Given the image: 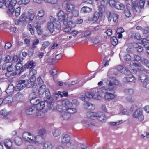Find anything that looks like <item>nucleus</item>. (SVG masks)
<instances>
[{"label":"nucleus","instance_id":"f257e3e1","mask_svg":"<svg viewBox=\"0 0 149 149\" xmlns=\"http://www.w3.org/2000/svg\"><path fill=\"white\" fill-rule=\"evenodd\" d=\"M117 72L116 70L114 68L110 69L108 72L107 81L104 84V86L103 88V91L107 93L106 97H113V93L114 92V88L116 86L118 85L119 82L115 77H113V75H116Z\"/></svg>","mask_w":149,"mask_h":149},{"label":"nucleus","instance_id":"f03ea898","mask_svg":"<svg viewBox=\"0 0 149 149\" xmlns=\"http://www.w3.org/2000/svg\"><path fill=\"white\" fill-rule=\"evenodd\" d=\"M107 79L103 81H100L97 84V85L99 86H101L103 85V86L101 88L97 89L94 88L92 89L91 92H87L86 93V95L87 97L90 98H94L96 100H99L101 98V96L100 95V94L102 93L105 94L104 95V99L110 101L114 99L116 97L115 93V90H114V93H113V97H109L108 96L106 97L107 93L104 92L103 91V88L105 86L104 83L107 81Z\"/></svg>","mask_w":149,"mask_h":149},{"label":"nucleus","instance_id":"7ed1b4c3","mask_svg":"<svg viewBox=\"0 0 149 149\" xmlns=\"http://www.w3.org/2000/svg\"><path fill=\"white\" fill-rule=\"evenodd\" d=\"M1 0V8L3 7L1 3L4 5L8 8L7 13L10 17L13 18L15 17L14 7L17 3L16 0Z\"/></svg>","mask_w":149,"mask_h":149},{"label":"nucleus","instance_id":"20e7f679","mask_svg":"<svg viewBox=\"0 0 149 149\" xmlns=\"http://www.w3.org/2000/svg\"><path fill=\"white\" fill-rule=\"evenodd\" d=\"M62 7L69 12H72L75 8L74 5L70 0L64 1L62 3Z\"/></svg>","mask_w":149,"mask_h":149},{"label":"nucleus","instance_id":"39448f33","mask_svg":"<svg viewBox=\"0 0 149 149\" xmlns=\"http://www.w3.org/2000/svg\"><path fill=\"white\" fill-rule=\"evenodd\" d=\"M58 19L60 21H63L65 25L68 24V15L67 13H65L62 10H60L57 14Z\"/></svg>","mask_w":149,"mask_h":149},{"label":"nucleus","instance_id":"423d86ee","mask_svg":"<svg viewBox=\"0 0 149 149\" xmlns=\"http://www.w3.org/2000/svg\"><path fill=\"white\" fill-rule=\"evenodd\" d=\"M61 143L63 145H65L68 148L75 145L70 140V136L67 134H65L61 138Z\"/></svg>","mask_w":149,"mask_h":149},{"label":"nucleus","instance_id":"0eeeda50","mask_svg":"<svg viewBox=\"0 0 149 149\" xmlns=\"http://www.w3.org/2000/svg\"><path fill=\"white\" fill-rule=\"evenodd\" d=\"M34 136L32 133L28 132H25L22 134L23 140L30 143H33L34 141Z\"/></svg>","mask_w":149,"mask_h":149},{"label":"nucleus","instance_id":"6e6552de","mask_svg":"<svg viewBox=\"0 0 149 149\" xmlns=\"http://www.w3.org/2000/svg\"><path fill=\"white\" fill-rule=\"evenodd\" d=\"M50 21L47 23V27L48 30L51 33H52L54 30V21H55V18L52 16L49 17Z\"/></svg>","mask_w":149,"mask_h":149},{"label":"nucleus","instance_id":"1a4fd4ad","mask_svg":"<svg viewBox=\"0 0 149 149\" xmlns=\"http://www.w3.org/2000/svg\"><path fill=\"white\" fill-rule=\"evenodd\" d=\"M25 80H19L18 81V84L15 88V90L19 91L23 89L26 86Z\"/></svg>","mask_w":149,"mask_h":149},{"label":"nucleus","instance_id":"9d476101","mask_svg":"<svg viewBox=\"0 0 149 149\" xmlns=\"http://www.w3.org/2000/svg\"><path fill=\"white\" fill-rule=\"evenodd\" d=\"M142 113V110L138 109L134 113L133 116L135 118H138L140 121H142L144 119V116Z\"/></svg>","mask_w":149,"mask_h":149},{"label":"nucleus","instance_id":"9b49d317","mask_svg":"<svg viewBox=\"0 0 149 149\" xmlns=\"http://www.w3.org/2000/svg\"><path fill=\"white\" fill-rule=\"evenodd\" d=\"M123 80V82L125 83L130 82L134 83L136 81V79L132 75L130 74L127 75L124 77Z\"/></svg>","mask_w":149,"mask_h":149},{"label":"nucleus","instance_id":"f8f14e48","mask_svg":"<svg viewBox=\"0 0 149 149\" xmlns=\"http://www.w3.org/2000/svg\"><path fill=\"white\" fill-rule=\"evenodd\" d=\"M36 13V12L33 10L29 9L28 12V16L26 19H28L29 21H32L34 19Z\"/></svg>","mask_w":149,"mask_h":149},{"label":"nucleus","instance_id":"ddd939ff","mask_svg":"<svg viewBox=\"0 0 149 149\" xmlns=\"http://www.w3.org/2000/svg\"><path fill=\"white\" fill-rule=\"evenodd\" d=\"M97 119L100 121L103 122L106 121L107 120V117L105 114L103 112L98 111L97 112Z\"/></svg>","mask_w":149,"mask_h":149},{"label":"nucleus","instance_id":"4468645a","mask_svg":"<svg viewBox=\"0 0 149 149\" xmlns=\"http://www.w3.org/2000/svg\"><path fill=\"white\" fill-rule=\"evenodd\" d=\"M132 8L133 10L137 12H139L140 8H138V0H131Z\"/></svg>","mask_w":149,"mask_h":149},{"label":"nucleus","instance_id":"2eb2a0df","mask_svg":"<svg viewBox=\"0 0 149 149\" xmlns=\"http://www.w3.org/2000/svg\"><path fill=\"white\" fill-rule=\"evenodd\" d=\"M43 138L40 135H37L35 137L34 136V141L33 142V143L35 144H42L43 143Z\"/></svg>","mask_w":149,"mask_h":149},{"label":"nucleus","instance_id":"dca6fc26","mask_svg":"<svg viewBox=\"0 0 149 149\" xmlns=\"http://www.w3.org/2000/svg\"><path fill=\"white\" fill-rule=\"evenodd\" d=\"M131 8L130 4H127L126 5V9L125 11V15L127 17H130L132 15L130 11V10Z\"/></svg>","mask_w":149,"mask_h":149},{"label":"nucleus","instance_id":"f3484780","mask_svg":"<svg viewBox=\"0 0 149 149\" xmlns=\"http://www.w3.org/2000/svg\"><path fill=\"white\" fill-rule=\"evenodd\" d=\"M2 101V103L4 104H7L10 103L12 102L13 101V99L12 97L10 96H8L3 99L1 98V101Z\"/></svg>","mask_w":149,"mask_h":149},{"label":"nucleus","instance_id":"a211bd4d","mask_svg":"<svg viewBox=\"0 0 149 149\" xmlns=\"http://www.w3.org/2000/svg\"><path fill=\"white\" fill-rule=\"evenodd\" d=\"M15 68L17 71H18V74H21L24 70L22 65L19 62L16 65Z\"/></svg>","mask_w":149,"mask_h":149},{"label":"nucleus","instance_id":"6ab92c4d","mask_svg":"<svg viewBox=\"0 0 149 149\" xmlns=\"http://www.w3.org/2000/svg\"><path fill=\"white\" fill-rule=\"evenodd\" d=\"M97 112H89L86 114L87 117L91 119H96L97 118Z\"/></svg>","mask_w":149,"mask_h":149},{"label":"nucleus","instance_id":"aec40b11","mask_svg":"<svg viewBox=\"0 0 149 149\" xmlns=\"http://www.w3.org/2000/svg\"><path fill=\"white\" fill-rule=\"evenodd\" d=\"M70 114L66 111H62L61 113V118L63 120H67L70 118Z\"/></svg>","mask_w":149,"mask_h":149},{"label":"nucleus","instance_id":"412c9836","mask_svg":"<svg viewBox=\"0 0 149 149\" xmlns=\"http://www.w3.org/2000/svg\"><path fill=\"white\" fill-rule=\"evenodd\" d=\"M15 88L13 84H9L6 90V92L7 94L10 95L13 93L14 90H15Z\"/></svg>","mask_w":149,"mask_h":149},{"label":"nucleus","instance_id":"4be33fe9","mask_svg":"<svg viewBox=\"0 0 149 149\" xmlns=\"http://www.w3.org/2000/svg\"><path fill=\"white\" fill-rule=\"evenodd\" d=\"M45 107V102L41 101L40 100V102L37 103L35 106V107L37 110H42Z\"/></svg>","mask_w":149,"mask_h":149},{"label":"nucleus","instance_id":"5701e85b","mask_svg":"<svg viewBox=\"0 0 149 149\" xmlns=\"http://www.w3.org/2000/svg\"><path fill=\"white\" fill-rule=\"evenodd\" d=\"M43 149H52L53 145L50 142L46 141L43 143Z\"/></svg>","mask_w":149,"mask_h":149},{"label":"nucleus","instance_id":"b1692460","mask_svg":"<svg viewBox=\"0 0 149 149\" xmlns=\"http://www.w3.org/2000/svg\"><path fill=\"white\" fill-rule=\"evenodd\" d=\"M34 111V107L32 106L27 107L25 109V112L28 115L32 114Z\"/></svg>","mask_w":149,"mask_h":149},{"label":"nucleus","instance_id":"393cba45","mask_svg":"<svg viewBox=\"0 0 149 149\" xmlns=\"http://www.w3.org/2000/svg\"><path fill=\"white\" fill-rule=\"evenodd\" d=\"M139 79L143 84V83L148 81V78L144 74H141L139 76Z\"/></svg>","mask_w":149,"mask_h":149},{"label":"nucleus","instance_id":"a878e982","mask_svg":"<svg viewBox=\"0 0 149 149\" xmlns=\"http://www.w3.org/2000/svg\"><path fill=\"white\" fill-rule=\"evenodd\" d=\"M81 123L86 126L95 125V123H94L89 122L86 119H84L82 120L81 121Z\"/></svg>","mask_w":149,"mask_h":149},{"label":"nucleus","instance_id":"bb28decb","mask_svg":"<svg viewBox=\"0 0 149 149\" xmlns=\"http://www.w3.org/2000/svg\"><path fill=\"white\" fill-rule=\"evenodd\" d=\"M84 105L85 107L91 110L95 108L94 105L88 102H86L84 104Z\"/></svg>","mask_w":149,"mask_h":149},{"label":"nucleus","instance_id":"cd10ccee","mask_svg":"<svg viewBox=\"0 0 149 149\" xmlns=\"http://www.w3.org/2000/svg\"><path fill=\"white\" fill-rule=\"evenodd\" d=\"M62 105L65 107H71V103L68 100H65L62 101Z\"/></svg>","mask_w":149,"mask_h":149},{"label":"nucleus","instance_id":"c85d7f7f","mask_svg":"<svg viewBox=\"0 0 149 149\" xmlns=\"http://www.w3.org/2000/svg\"><path fill=\"white\" fill-rule=\"evenodd\" d=\"M54 27L58 30H60L61 28V25L60 22L55 18V21H54Z\"/></svg>","mask_w":149,"mask_h":149},{"label":"nucleus","instance_id":"c756f323","mask_svg":"<svg viewBox=\"0 0 149 149\" xmlns=\"http://www.w3.org/2000/svg\"><path fill=\"white\" fill-rule=\"evenodd\" d=\"M52 133L54 136L58 137L60 135L61 131L58 129H55L52 130Z\"/></svg>","mask_w":149,"mask_h":149},{"label":"nucleus","instance_id":"7c9ffc66","mask_svg":"<svg viewBox=\"0 0 149 149\" xmlns=\"http://www.w3.org/2000/svg\"><path fill=\"white\" fill-rule=\"evenodd\" d=\"M4 146L6 148L12 146V142L9 139H6L4 141Z\"/></svg>","mask_w":149,"mask_h":149},{"label":"nucleus","instance_id":"2f4dec72","mask_svg":"<svg viewBox=\"0 0 149 149\" xmlns=\"http://www.w3.org/2000/svg\"><path fill=\"white\" fill-rule=\"evenodd\" d=\"M15 142L16 145L17 146H20L22 143V139L18 137H16L15 138Z\"/></svg>","mask_w":149,"mask_h":149},{"label":"nucleus","instance_id":"473e14b6","mask_svg":"<svg viewBox=\"0 0 149 149\" xmlns=\"http://www.w3.org/2000/svg\"><path fill=\"white\" fill-rule=\"evenodd\" d=\"M91 8L87 6H84L81 9V11L84 13H89L92 10Z\"/></svg>","mask_w":149,"mask_h":149},{"label":"nucleus","instance_id":"72a5a7b5","mask_svg":"<svg viewBox=\"0 0 149 149\" xmlns=\"http://www.w3.org/2000/svg\"><path fill=\"white\" fill-rule=\"evenodd\" d=\"M115 8L118 10H123L125 7V6L120 2H117Z\"/></svg>","mask_w":149,"mask_h":149},{"label":"nucleus","instance_id":"f704fd0d","mask_svg":"<svg viewBox=\"0 0 149 149\" xmlns=\"http://www.w3.org/2000/svg\"><path fill=\"white\" fill-rule=\"evenodd\" d=\"M116 68L118 71L123 74L125 73L126 71V69L123 66L119 65L116 66Z\"/></svg>","mask_w":149,"mask_h":149},{"label":"nucleus","instance_id":"c9c22d12","mask_svg":"<svg viewBox=\"0 0 149 149\" xmlns=\"http://www.w3.org/2000/svg\"><path fill=\"white\" fill-rule=\"evenodd\" d=\"M66 111L68 114H73L77 112V110L75 108H70L66 109Z\"/></svg>","mask_w":149,"mask_h":149},{"label":"nucleus","instance_id":"e433bc0d","mask_svg":"<svg viewBox=\"0 0 149 149\" xmlns=\"http://www.w3.org/2000/svg\"><path fill=\"white\" fill-rule=\"evenodd\" d=\"M21 11V8L18 7L14 10L15 17H18L20 14Z\"/></svg>","mask_w":149,"mask_h":149},{"label":"nucleus","instance_id":"4c0bfd02","mask_svg":"<svg viewBox=\"0 0 149 149\" xmlns=\"http://www.w3.org/2000/svg\"><path fill=\"white\" fill-rule=\"evenodd\" d=\"M141 63L149 68V61L145 58H142L141 60Z\"/></svg>","mask_w":149,"mask_h":149},{"label":"nucleus","instance_id":"58836bf2","mask_svg":"<svg viewBox=\"0 0 149 149\" xmlns=\"http://www.w3.org/2000/svg\"><path fill=\"white\" fill-rule=\"evenodd\" d=\"M37 30V32L38 35L42 33V31L41 29V24L40 23H37V25L35 26Z\"/></svg>","mask_w":149,"mask_h":149},{"label":"nucleus","instance_id":"ea45409f","mask_svg":"<svg viewBox=\"0 0 149 149\" xmlns=\"http://www.w3.org/2000/svg\"><path fill=\"white\" fill-rule=\"evenodd\" d=\"M100 14L98 12H95L93 18V21L94 22H96L98 19Z\"/></svg>","mask_w":149,"mask_h":149},{"label":"nucleus","instance_id":"a19ab883","mask_svg":"<svg viewBox=\"0 0 149 149\" xmlns=\"http://www.w3.org/2000/svg\"><path fill=\"white\" fill-rule=\"evenodd\" d=\"M39 88L38 92L39 94H42L45 91V89L46 88V86L45 85H42Z\"/></svg>","mask_w":149,"mask_h":149},{"label":"nucleus","instance_id":"79ce46f5","mask_svg":"<svg viewBox=\"0 0 149 149\" xmlns=\"http://www.w3.org/2000/svg\"><path fill=\"white\" fill-rule=\"evenodd\" d=\"M40 100L38 99V98L37 97L30 100V102L31 104L36 106V104H37V103L40 102Z\"/></svg>","mask_w":149,"mask_h":149},{"label":"nucleus","instance_id":"37998d69","mask_svg":"<svg viewBox=\"0 0 149 149\" xmlns=\"http://www.w3.org/2000/svg\"><path fill=\"white\" fill-rule=\"evenodd\" d=\"M50 43L49 41H46L43 42L41 48V49H45L47 47L50 45Z\"/></svg>","mask_w":149,"mask_h":149},{"label":"nucleus","instance_id":"c03bdc74","mask_svg":"<svg viewBox=\"0 0 149 149\" xmlns=\"http://www.w3.org/2000/svg\"><path fill=\"white\" fill-rule=\"evenodd\" d=\"M145 0H140L139 1V6L138 5V8H140L139 12H140L142 8H143L145 4Z\"/></svg>","mask_w":149,"mask_h":149},{"label":"nucleus","instance_id":"a18cd8bd","mask_svg":"<svg viewBox=\"0 0 149 149\" xmlns=\"http://www.w3.org/2000/svg\"><path fill=\"white\" fill-rule=\"evenodd\" d=\"M111 42L113 46L116 45L118 42L117 38L115 37H113L111 38Z\"/></svg>","mask_w":149,"mask_h":149},{"label":"nucleus","instance_id":"49530a36","mask_svg":"<svg viewBox=\"0 0 149 149\" xmlns=\"http://www.w3.org/2000/svg\"><path fill=\"white\" fill-rule=\"evenodd\" d=\"M35 80H32V78H30L28 80L27 82V83L26 84V86L28 88H29L31 86L33 82Z\"/></svg>","mask_w":149,"mask_h":149},{"label":"nucleus","instance_id":"de8ad7c7","mask_svg":"<svg viewBox=\"0 0 149 149\" xmlns=\"http://www.w3.org/2000/svg\"><path fill=\"white\" fill-rule=\"evenodd\" d=\"M37 71L36 70L33 69L31 71L30 73V75H32V76L31 78H32V80H36V77L35 75L36 74Z\"/></svg>","mask_w":149,"mask_h":149},{"label":"nucleus","instance_id":"09e8293b","mask_svg":"<svg viewBox=\"0 0 149 149\" xmlns=\"http://www.w3.org/2000/svg\"><path fill=\"white\" fill-rule=\"evenodd\" d=\"M58 45V44L57 43H55L53 44L52 46L51 47H49L48 48V50L49 51L47 53V55H49L50 53V52L52 50L54 49L55 47H56Z\"/></svg>","mask_w":149,"mask_h":149},{"label":"nucleus","instance_id":"8fccbe9b","mask_svg":"<svg viewBox=\"0 0 149 149\" xmlns=\"http://www.w3.org/2000/svg\"><path fill=\"white\" fill-rule=\"evenodd\" d=\"M45 14V12L43 10H40L38 12V14L36 17H38L39 18L43 17Z\"/></svg>","mask_w":149,"mask_h":149},{"label":"nucleus","instance_id":"3c124183","mask_svg":"<svg viewBox=\"0 0 149 149\" xmlns=\"http://www.w3.org/2000/svg\"><path fill=\"white\" fill-rule=\"evenodd\" d=\"M36 93L35 92H33L31 93L29 96V98L30 100L37 98Z\"/></svg>","mask_w":149,"mask_h":149},{"label":"nucleus","instance_id":"603ef678","mask_svg":"<svg viewBox=\"0 0 149 149\" xmlns=\"http://www.w3.org/2000/svg\"><path fill=\"white\" fill-rule=\"evenodd\" d=\"M11 58L12 57L11 56L9 55H7L5 57L4 61L6 63H8L11 61Z\"/></svg>","mask_w":149,"mask_h":149},{"label":"nucleus","instance_id":"864d4df0","mask_svg":"<svg viewBox=\"0 0 149 149\" xmlns=\"http://www.w3.org/2000/svg\"><path fill=\"white\" fill-rule=\"evenodd\" d=\"M125 92L128 95H132L134 93V91L132 88H128L125 90Z\"/></svg>","mask_w":149,"mask_h":149},{"label":"nucleus","instance_id":"5fc2aeb1","mask_svg":"<svg viewBox=\"0 0 149 149\" xmlns=\"http://www.w3.org/2000/svg\"><path fill=\"white\" fill-rule=\"evenodd\" d=\"M30 2L29 0H21L18 2V3L19 5H26Z\"/></svg>","mask_w":149,"mask_h":149},{"label":"nucleus","instance_id":"6e6d98bb","mask_svg":"<svg viewBox=\"0 0 149 149\" xmlns=\"http://www.w3.org/2000/svg\"><path fill=\"white\" fill-rule=\"evenodd\" d=\"M147 37L146 38H143L141 40V43L144 45L145 47H146L148 46V44H149V43L148 42Z\"/></svg>","mask_w":149,"mask_h":149},{"label":"nucleus","instance_id":"4d7b16f0","mask_svg":"<svg viewBox=\"0 0 149 149\" xmlns=\"http://www.w3.org/2000/svg\"><path fill=\"white\" fill-rule=\"evenodd\" d=\"M44 1L52 4H56L58 2V0H43Z\"/></svg>","mask_w":149,"mask_h":149},{"label":"nucleus","instance_id":"13d9d810","mask_svg":"<svg viewBox=\"0 0 149 149\" xmlns=\"http://www.w3.org/2000/svg\"><path fill=\"white\" fill-rule=\"evenodd\" d=\"M15 97L16 99L19 100L22 98L23 95L20 93L18 92L15 95Z\"/></svg>","mask_w":149,"mask_h":149},{"label":"nucleus","instance_id":"bf43d9fd","mask_svg":"<svg viewBox=\"0 0 149 149\" xmlns=\"http://www.w3.org/2000/svg\"><path fill=\"white\" fill-rule=\"evenodd\" d=\"M117 3V2H116L115 0H109V3L111 7H115Z\"/></svg>","mask_w":149,"mask_h":149},{"label":"nucleus","instance_id":"052dcab7","mask_svg":"<svg viewBox=\"0 0 149 149\" xmlns=\"http://www.w3.org/2000/svg\"><path fill=\"white\" fill-rule=\"evenodd\" d=\"M121 113L123 115H129L131 113V111L127 109H124L122 111Z\"/></svg>","mask_w":149,"mask_h":149},{"label":"nucleus","instance_id":"680f3d73","mask_svg":"<svg viewBox=\"0 0 149 149\" xmlns=\"http://www.w3.org/2000/svg\"><path fill=\"white\" fill-rule=\"evenodd\" d=\"M38 133L42 136H44L46 134V130L44 128H41L39 130Z\"/></svg>","mask_w":149,"mask_h":149},{"label":"nucleus","instance_id":"e2e57ef3","mask_svg":"<svg viewBox=\"0 0 149 149\" xmlns=\"http://www.w3.org/2000/svg\"><path fill=\"white\" fill-rule=\"evenodd\" d=\"M113 20L114 22H117L118 21V15L117 14L113 12Z\"/></svg>","mask_w":149,"mask_h":149},{"label":"nucleus","instance_id":"0e129e2a","mask_svg":"<svg viewBox=\"0 0 149 149\" xmlns=\"http://www.w3.org/2000/svg\"><path fill=\"white\" fill-rule=\"evenodd\" d=\"M122 121L120 120L119 121L116 122H111L109 123L110 125L112 126H115L118 125L122 123Z\"/></svg>","mask_w":149,"mask_h":149},{"label":"nucleus","instance_id":"69168bd1","mask_svg":"<svg viewBox=\"0 0 149 149\" xmlns=\"http://www.w3.org/2000/svg\"><path fill=\"white\" fill-rule=\"evenodd\" d=\"M13 64H12L11 65H7L6 70L8 72H11L13 70Z\"/></svg>","mask_w":149,"mask_h":149},{"label":"nucleus","instance_id":"338daca9","mask_svg":"<svg viewBox=\"0 0 149 149\" xmlns=\"http://www.w3.org/2000/svg\"><path fill=\"white\" fill-rule=\"evenodd\" d=\"M28 29L30 31L31 34L33 35L34 33V31L33 29L32 25L29 24L28 26Z\"/></svg>","mask_w":149,"mask_h":149},{"label":"nucleus","instance_id":"774afa93","mask_svg":"<svg viewBox=\"0 0 149 149\" xmlns=\"http://www.w3.org/2000/svg\"><path fill=\"white\" fill-rule=\"evenodd\" d=\"M18 60V56L16 55H14L13 56V59L12 60V63H16L17 62Z\"/></svg>","mask_w":149,"mask_h":149}]
</instances>
